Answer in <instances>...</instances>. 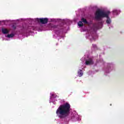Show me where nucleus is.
<instances>
[{
  "label": "nucleus",
  "instance_id": "obj_3",
  "mask_svg": "<svg viewBox=\"0 0 124 124\" xmlns=\"http://www.w3.org/2000/svg\"><path fill=\"white\" fill-rule=\"evenodd\" d=\"M113 70H115V66L112 63H109L105 70V74L107 75V74H109V73L113 71Z\"/></svg>",
  "mask_w": 124,
  "mask_h": 124
},
{
  "label": "nucleus",
  "instance_id": "obj_11",
  "mask_svg": "<svg viewBox=\"0 0 124 124\" xmlns=\"http://www.w3.org/2000/svg\"><path fill=\"white\" fill-rule=\"evenodd\" d=\"M51 96L52 97H54V98H56V97H57V95H56V94L54 93H50Z\"/></svg>",
  "mask_w": 124,
  "mask_h": 124
},
{
  "label": "nucleus",
  "instance_id": "obj_12",
  "mask_svg": "<svg viewBox=\"0 0 124 124\" xmlns=\"http://www.w3.org/2000/svg\"><path fill=\"white\" fill-rule=\"evenodd\" d=\"M78 117V115H76L75 117H73L72 119V120H74V121H76V120H77V117Z\"/></svg>",
  "mask_w": 124,
  "mask_h": 124
},
{
  "label": "nucleus",
  "instance_id": "obj_1",
  "mask_svg": "<svg viewBox=\"0 0 124 124\" xmlns=\"http://www.w3.org/2000/svg\"><path fill=\"white\" fill-rule=\"evenodd\" d=\"M70 109V105L66 103L63 105L60 106L56 111V114L60 119L65 118L66 116H68Z\"/></svg>",
  "mask_w": 124,
  "mask_h": 124
},
{
  "label": "nucleus",
  "instance_id": "obj_9",
  "mask_svg": "<svg viewBox=\"0 0 124 124\" xmlns=\"http://www.w3.org/2000/svg\"><path fill=\"white\" fill-rule=\"evenodd\" d=\"M13 36H14V34H11L7 35V37H8V38H11V37H13Z\"/></svg>",
  "mask_w": 124,
  "mask_h": 124
},
{
  "label": "nucleus",
  "instance_id": "obj_10",
  "mask_svg": "<svg viewBox=\"0 0 124 124\" xmlns=\"http://www.w3.org/2000/svg\"><path fill=\"white\" fill-rule=\"evenodd\" d=\"M78 26L79 27H83V22H81V21H79L78 23Z\"/></svg>",
  "mask_w": 124,
  "mask_h": 124
},
{
  "label": "nucleus",
  "instance_id": "obj_5",
  "mask_svg": "<svg viewBox=\"0 0 124 124\" xmlns=\"http://www.w3.org/2000/svg\"><path fill=\"white\" fill-rule=\"evenodd\" d=\"M93 60L91 58H88L85 61V64L86 65L93 64Z\"/></svg>",
  "mask_w": 124,
  "mask_h": 124
},
{
  "label": "nucleus",
  "instance_id": "obj_16",
  "mask_svg": "<svg viewBox=\"0 0 124 124\" xmlns=\"http://www.w3.org/2000/svg\"><path fill=\"white\" fill-rule=\"evenodd\" d=\"M52 28H56V26H52Z\"/></svg>",
  "mask_w": 124,
  "mask_h": 124
},
{
  "label": "nucleus",
  "instance_id": "obj_14",
  "mask_svg": "<svg viewBox=\"0 0 124 124\" xmlns=\"http://www.w3.org/2000/svg\"><path fill=\"white\" fill-rule=\"evenodd\" d=\"M85 60V58H82L81 59V62H84V61Z\"/></svg>",
  "mask_w": 124,
  "mask_h": 124
},
{
  "label": "nucleus",
  "instance_id": "obj_17",
  "mask_svg": "<svg viewBox=\"0 0 124 124\" xmlns=\"http://www.w3.org/2000/svg\"><path fill=\"white\" fill-rule=\"evenodd\" d=\"M79 67H80V68H82V66H80Z\"/></svg>",
  "mask_w": 124,
  "mask_h": 124
},
{
  "label": "nucleus",
  "instance_id": "obj_6",
  "mask_svg": "<svg viewBox=\"0 0 124 124\" xmlns=\"http://www.w3.org/2000/svg\"><path fill=\"white\" fill-rule=\"evenodd\" d=\"M2 32L3 33L5 34L8 33L9 32V30H8V29H5V28H3V29H2Z\"/></svg>",
  "mask_w": 124,
  "mask_h": 124
},
{
  "label": "nucleus",
  "instance_id": "obj_13",
  "mask_svg": "<svg viewBox=\"0 0 124 124\" xmlns=\"http://www.w3.org/2000/svg\"><path fill=\"white\" fill-rule=\"evenodd\" d=\"M81 21L85 23V24H87V20L84 19V18H82Z\"/></svg>",
  "mask_w": 124,
  "mask_h": 124
},
{
  "label": "nucleus",
  "instance_id": "obj_7",
  "mask_svg": "<svg viewBox=\"0 0 124 124\" xmlns=\"http://www.w3.org/2000/svg\"><path fill=\"white\" fill-rule=\"evenodd\" d=\"M78 75L79 77H82V76H83V71L79 69L78 72Z\"/></svg>",
  "mask_w": 124,
  "mask_h": 124
},
{
  "label": "nucleus",
  "instance_id": "obj_4",
  "mask_svg": "<svg viewBox=\"0 0 124 124\" xmlns=\"http://www.w3.org/2000/svg\"><path fill=\"white\" fill-rule=\"evenodd\" d=\"M35 22L37 23H41L42 24H47L48 23V19L47 18H35Z\"/></svg>",
  "mask_w": 124,
  "mask_h": 124
},
{
  "label": "nucleus",
  "instance_id": "obj_8",
  "mask_svg": "<svg viewBox=\"0 0 124 124\" xmlns=\"http://www.w3.org/2000/svg\"><path fill=\"white\" fill-rule=\"evenodd\" d=\"M112 13L113 15H118V13H119V11L116 9H114L112 11Z\"/></svg>",
  "mask_w": 124,
  "mask_h": 124
},
{
  "label": "nucleus",
  "instance_id": "obj_15",
  "mask_svg": "<svg viewBox=\"0 0 124 124\" xmlns=\"http://www.w3.org/2000/svg\"><path fill=\"white\" fill-rule=\"evenodd\" d=\"M93 47H96V46L95 45H93Z\"/></svg>",
  "mask_w": 124,
  "mask_h": 124
},
{
  "label": "nucleus",
  "instance_id": "obj_2",
  "mask_svg": "<svg viewBox=\"0 0 124 124\" xmlns=\"http://www.w3.org/2000/svg\"><path fill=\"white\" fill-rule=\"evenodd\" d=\"M109 15H110V11H107V12H103L99 10H98L95 14L96 19H101V18H107V24L111 23V19L109 18Z\"/></svg>",
  "mask_w": 124,
  "mask_h": 124
},
{
  "label": "nucleus",
  "instance_id": "obj_18",
  "mask_svg": "<svg viewBox=\"0 0 124 124\" xmlns=\"http://www.w3.org/2000/svg\"><path fill=\"white\" fill-rule=\"evenodd\" d=\"M51 99H52V98H50V100H51Z\"/></svg>",
  "mask_w": 124,
  "mask_h": 124
}]
</instances>
